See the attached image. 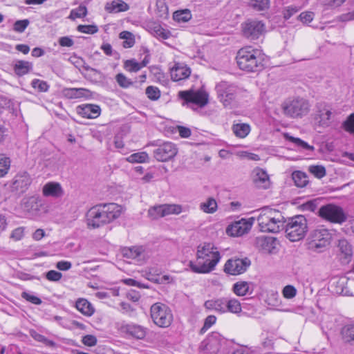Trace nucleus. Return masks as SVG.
I'll return each mask as SVG.
<instances>
[{
    "label": "nucleus",
    "instance_id": "f257e3e1",
    "mask_svg": "<svg viewBox=\"0 0 354 354\" xmlns=\"http://www.w3.org/2000/svg\"><path fill=\"white\" fill-rule=\"evenodd\" d=\"M221 258L217 248L212 243L198 246L196 261H190L189 267L194 273L207 274L215 269Z\"/></svg>",
    "mask_w": 354,
    "mask_h": 354
},
{
    "label": "nucleus",
    "instance_id": "f03ea898",
    "mask_svg": "<svg viewBox=\"0 0 354 354\" xmlns=\"http://www.w3.org/2000/svg\"><path fill=\"white\" fill-rule=\"evenodd\" d=\"M263 57L264 55L261 50L245 46L238 51L236 59L241 70L258 72L263 68Z\"/></svg>",
    "mask_w": 354,
    "mask_h": 354
},
{
    "label": "nucleus",
    "instance_id": "7ed1b4c3",
    "mask_svg": "<svg viewBox=\"0 0 354 354\" xmlns=\"http://www.w3.org/2000/svg\"><path fill=\"white\" fill-rule=\"evenodd\" d=\"M257 221L260 230L263 232L277 233L283 226V216L279 211L264 207L259 209Z\"/></svg>",
    "mask_w": 354,
    "mask_h": 354
},
{
    "label": "nucleus",
    "instance_id": "20e7f679",
    "mask_svg": "<svg viewBox=\"0 0 354 354\" xmlns=\"http://www.w3.org/2000/svg\"><path fill=\"white\" fill-rule=\"evenodd\" d=\"M283 222V226L281 227L285 229L286 237L290 241H298L305 236L308 231V224L304 216L297 215L288 218Z\"/></svg>",
    "mask_w": 354,
    "mask_h": 354
},
{
    "label": "nucleus",
    "instance_id": "39448f33",
    "mask_svg": "<svg viewBox=\"0 0 354 354\" xmlns=\"http://www.w3.org/2000/svg\"><path fill=\"white\" fill-rule=\"evenodd\" d=\"M310 107L309 101L303 97H297L282 104L283 113L292 118H301L308 115Z\"/></svg>",
    "mask_w": 354,
    "mask_h": 354
},
{
    "label": "nucleus",
    "instance_id": "423d86ee",
    "mask_svg": "<svg viewBox=\"0 0 354 354\" xmlns=\"http://www.w3.org/2000/svg\"><path fill=\"white\" fill-rule=\"evenodd\" d=\"M150 314L153 323L159 327L167 328L173 322L171 310L165 304H153L150 308Z\"/></svg>",
    "mask_w": 354,
    "mask_h": 354
},
{
    "label": "nucleus",
    "instance_id": "0eeeda50",
    "mask_svg": "<svg viewBox=\"0 0 354 354\" xmlns=\"http://www.w3.org/2000/svg\"><path fill=\"white\" fill-rule=\"evenodd\" d=\"M331 235L326 229L313 230L308 238V247L312 251L322 252L329 245Z\"/></svg>",
    "mask_w": 354,
    "mask_h": 354
},
{
    "label": "nucleus",
    "instance_id": "6e6552de",
    "mask_svg": "<svg viewBox=\"0 0 354 354\" xmlns=\"http://www.w3.org/2000/svg\"><path fill=\"white\" fill-rule=\"evenodd\" d=\"M332 105L324 101L318 102L315 106L314 120L319 127H328L333 116Z\"/></svg>",
    "mask_w": 354,
    "mask_h": 354
},
{
    "label": "nucleus",
    "instance_id": "1a4fd4ad",
    "mask_svg": "<svg viewBox=\"0 0 354 354\" xmlns=\"http://www.w3.org/2000/svg\"><path fill=\"white\" fill-rule=\"evenodd\" d=\"M318 215L324 220L334 223H342L346 220L343 209L334 204L322 205L318 210Z\"/></svg>",
    "mask_w": 354,
    "mask_h": 354
},
{
    "label": "nucleus",
    "instance_id": "9d476101",
    "mask_svg": "<svg viewBox=\"0 0 354 354\" xmlns=\"http://www.w3.org/2000/svg\"><path fill=\"white\" fill-rule=\"evenodd\" d=\"M216 91L220 102L227 106L235 100L239 88L234 84L222 81L216 84Z\"/></svg>",
    "mask_w": 354,
    "mask_h": 354
},
{
    "label": "nucleus",
    "instance_id": "9b49d317",
    "mask_svg": "<svg viewBox=\"0 0 354 354\" xmlns=\"http://www.w3.org/2000/svg\"><path fill=\"white\" fill-rule=\"evenodd\" d=\"M241 30L245 38L250 40H255L266 32V26L261 21L248 19L242 23Z\"/></svg>",
    "mask_w": 354,
    "mask_h": 354
},
{
    "label": "nucleus",
    "instance_id": "f8f14e48",
    "mask_svg": "<svg viewBox=\"0 0 354 354\" xmlns=\"http://www.w3.org/2000/svg\"><path fill=\"white\" fill-rule=\"evenodd\" d=\"M86 222L88 227L93 229L109 223L102 204L93 206L88 210Z\"/></svg>",
    "mask_w": 354,
    "mask_h": 354
},
{
    "label": "nucleus",
    "instance_id": "ddd939ff",
    "mask_svg": "<svg viewBox=\"0 0 354 354\" xmlns=\"http://www.w3.org/2000/svg\"><path fill=\"white\" fill-rule=\"evenodd\" d=\"M178 97L183 100L185 104H194L199 107H203L208 103V94L203 91H182L178 93Z\"/></svg>",
    "mask_w": 354,
    "mask_h": 354
},
{
    "label": "nucleus",
    "instance_id": "4468645a",
    "mask_svg": "<svg viewBox=\"0 0 354 354\" xmlns=\"http://www.w3.org/2000/svg\"><path fill=\"white\" fill-rule=\"evenodd\" d=\"M250 265L251 261L247 257L232 258L226 261L223 270L228 274L238 275L245 272Z\"/></svg>",
    "mask_w": 354,
    "mask_h": 354
},
{
    "label": "nucleus",
    "instance_id": "2eb2a0df",
    "mask_svg": "<svg viewBox=\"0 0 354 354\" xmlns=\"http://www.w3.org/2000/svg\"><path fill=\"white\" fill-rule=\"evenodd\" d=\"M156 146L158 147L153 151V156L158 161H168L177 154L178 149L171 142H165Z\"/></svg>",
    "mask_w": 354,
    "mask_h": 354
},
{
    "label": "nucleus",
    "instance_id": "dca6fc26",
    "mask_svg": "<svg viewBox=\"0 0 354 354\" xmlns=\"http://www.w3.org/2000/svg\"><path fill=\"white\" fill-rule=\"evenodd\" d=\"M254 218L249 220L241 218L229 225L226 229V233L231 236H241L248 233L253 224Z\"/></svg>",
    "mask_w": 354,
    "mask_h": 354
},
{
    "label": "nucleus",
    "instance_id": "f3484780",
    "mask_svg": "<svg viewBox=\"0 0 354 354\" xmlns=\"http://www.w3.org/2000/svg\"><path fill=\"white\" fill-rule=\"evenodd\" d=\"M31 182L32 179L27 172L19 173L12 180L10 186L11 191L17 194H23L28 189Z\"/></svg>",
    "mask_w": 354,
    "mask_h": 354
},
{
    "label": "nucleus",
    "instance_id": "a211bd4d",
    "mask_svg": "<svg viewBox=\"0 0 354 354\" xmlns=\"http://www.w3.org/2000/svg\"><path fill=\"white\" fill-rule=\"evenodd\" d=\"M120 330L138 339H144L147 334V329L145 327L136 324H123L120 327Z\"/></svg>",
    "mask_w": 354,
    "mask_h": 354
},
{
    "label": "nucleus",
    "instance_id": "6ab92c4d",
    "mask_svg": "<svg viewBox=\"0 0 354 354\" xmlns=\"http://www.w3.org/2000/svg\"><path fill=\"white\" fill-rule=\"evenodd\" d=\"M76 112L83 118L94 119L100 115L101 109L97 104H86L77 106L76 107Z\"/></svg>",
    "mask_w": 354,
    "mask_h": 354
},
{
    "label": "nucleus",
    "instance_id": "aec40b11",
    "mask_svg": "<svg viewBox=\"0 0 354 354\" xmlns=\"http://www.w3.org/2000/svg\"><path fill=\"white\" fill-rule=\"evenodd\" d=\"M253 182L259 188L267 189L270 185L269 176L262 169L256 168L253 170Z\"/></svg>",
    "mask_w": 354,
    "mask_h": 354
},
{
    "label": "nucleus",
    "instance_id": "412c9836",
    "mask_svg": "<svg viewBox=\"0 0 354 354\" xmlns=\"http://www.w3.org/2000/svg\"><path fill=\"white\" fill-rule=\"evenodd\" d=\"M39 204L36 197L31 196L24 198L21 201V207L26 213L30 215H36L39 211Z\"/></svg>",
    "mask_w": 354,
    "mask_h": 354
},
{
    "label": "nucleus",
    "instance_id": "4be33fe9",
    "mask_svg": "<svg viewBox=\"0 0 354 354\" xmlns=\"http://www.w3.org/2000/svg\"><path fill=\"white\" fill-rule=\"evenodd\" d=\"M43 194L47 197L60 198L64 192L61 186L58 183L50 182L46 183L43 187Z\"/></svg>",
    "mask_w": 354,
    "mask_h": 354
},
{
    "label": "nucleus",
    "instance_id": "5701e85b",
    "mask_svg": "<svg viewBox=\"0 0 354 354\" xmlns=\"http://www.w3.org/2000/svg\"><path fill=\"white\" fill-rule=\"evenodd\" d=\"M103 209L109 220V223L112 222L119 218L122 213L123 208L121 205L116 203H103L102 204Z\"/></svg>",
    "mask_w": 354,
    "mask_h": 354
},
{
    "label": "nucleus",
    "instance_id": "b1692460",
    "mask_svg": "<svg viewBox=\"0 0 354 354\" xmlns=\"http://www.w3.org/2000/svg\"><path fill=\"white\" fill-rule=\"evenodd\" d=\"M190 74L191 71L188 67L178 64L176 65L171 71V77L174 82L187 79Z\"/></svg>",
    "mask_w": 354,
    "mask_h": 354
},
{
    "label": "nucleus",
    "instance_id": "393cba45",
    "mask_svg": "<svg viewBox=\"0 0 354 354\" xmlns=\"http://www.w3.org/2000/svg\"><path fill=\"white\" fill-rule=\"evenodd\" d=\"M337 247L344 263H348L353 254L351 245L346 239L339 240Z\"/></svg>",
    "mask_w": 354,
    "mask_h": 354
},
{
    "label": "nucleus",
    "instance_id": "a878e982",
    "mask_svg": "<svg viewBox=\"0 0 354 354\" xmlns=\"http://www.w3.org/2000/svg\"><path fill=\"white\" fill-rule=\"evenodd\" d=\"M205 307L209 310L223 313L226 312V298L208 300L205 302Z\"/></svg>",
    "mask_w": 354,
    "mask_h": 354
},
{
    "label": "nucleus",
    "instance_id": "bb28decb",
    "mask_svg": "<svg viewBox=\"0 0 354 354\" xmlns=\"http://www.w3.org/2000/svg\"><path fill=\"white\" fill-rule=\"evenodd\" d=\"M75 307L84 315L90 317L94 312L92 304L86 299L80 298L75 302Z\"/></svg>",
    "mask_w": 354,
    "mask_h": 354
},
{
    "label": "nucleus",
    "instance_id": "cd10ccee",
    "mask_svg": "<svg viewBox=\"0 0 354 354\" xmlns=\"http://www.w3.org/2000/svg\"><path fill=\"white\" fill-rule=\"evenodd\" d=\"M90 91L84 88H66L63 90L64 95L68 99H77L87 96Z\"/></svg>",
    "mask_w": 354,
    "mask_h": 354
},
{
    "label": "nucleus",
    "instance_id": "c85d7f7f",
    "mask_svg": "<svg viewBox=\"0 0 354 354\" xmlns=\"http://www.w3.org/2000/svg\"><path fill=\"white\" fill-rule=\"evenodd\" d=\"M129 8V5L122 0H113L110 3H107L105 9L109 12L118 13L124 12Z\"/></svg>",
    "mask_w": 354,
    "mask_h": 354
},
{
    "label": "nucleus",
    "instance_id": "c756f323",
    "mask_svg": "<svg viewBox=\"0 0 354 354\" xmlns=\"http://www.w3.org/2000/svg\"><path fill=\"white\" fill-rule=\"evenodd\" d=\"M218 338L219 334L217 333H213L205 341L203 342V344H205V348L211 353H216L218 351L220 347Z\"/></svg>",
    "mask_w": 354,
    "mask_h": 354
},
{
    "label": "nucleus",
    "instance_id": "7c9ffc66",
    "mask_svg": "<svg viewBox=\"0 0 354 354\" xmlns=\"http://www.w3.org/2000/svg\"><path fill=\"white\" fill-rule=\"evenodd\" d=\"M32 68V64L28 61L19 60L14 66V71L18 76H23L28 73Z\"/></svg>",
    "mask_w": 354,
    "mask_h": 354
},
{
    "label": "nucleus",
    "instance_id": "2f4dec72",
    "mask_svg": "<svg viewBox=\"0 0 354 354\" xmlns=\"http://www.w3.org/2000/svg\"><path fill=\"white\" fill-rule=\"evenodd\" d=\"M199 208L206 214H214L217 211L218 204L213 197H208L205 202L200 204Z\"/></svg>",
    "mask_w": 354,
    "mask_h": 354
},
{
    "label": "nucleus",
    "instance_id": "473e14b6",
    "mask_svg": "<svg viewBox=\"0 0 354 354\" xmlns=\"http://www.w3.org/2000/svg\"><path fill=\"white\" fill-rule=\"evenodd\" d=\"M292 180L296 186L299 187H305L308 183V178L306 173L301 171H295L292 174Z\"/></svg>",
    "mask_w": 354,
    "mask_h": 354
},
{
    "label": "nucleus",
    "instance_id": "72a5a7b5",
    "mask_svg": "<svg viewBox=\"0 0 354 354\" xmlns=\"http://www.w3.org/2000/svg\"><path fill=\"white\" fill-rule=\"evenodd\" d=\"M148 214L151 219H158L167 216L165 204L151 207L148 211Z\"/></svg>",
    "mask_w": 354,
    "mask_h": 354
},
{
    "label": "nucleus",
    "instance_id": "f704fd0d",
    "mask_svg": "<svg viewBox=\"0 0 354 354\" xmlns=\"http://www.w3.org/2000/svg\"><path fill=\"white\" fill-rule=\"evenodd\" d=\"M284 138L286 140L294 143L298 147L307 150V151H314L315 148L313 146L309 145L305 141L301 140L299 138H295L292 136H290L288 133H284Z\"/></svg>",
    "mask_w": 354,
    "mask_h": 354
},
{
    "label": "nucleus",
    "instance_id": "c9c22d12",
    "mask_svg": "<svg viewBox=\"0 0 354 354\" xmlns=\"http://www.w3.org/2000/svg\"><path fill=\"white\" fill-rule=\"evenodd\" d=\"M342 339L351 344H354V325L348 324L344 326L341 330Z\"/></svg>",
    "mask_w": 354,
    "mask_h": 354
},
{
    "label": "nucleus",
    "instance_id": "e433bc0d",
    "mask_svg": "<svg viewBox=\"0 0 354 354\" xmlns=\"http://www.w3.org/2000/svg\"><path fill=\"white\" fill-rule=\"evenodd\" d=\"M232 131L236 136L243 138L246 137L250 131V127L247 124H235L232 126Z\"/></svg>",
    "mask_w": 354,
    "mask_h": 354
},
{
    "label": "nucleus",
    "instance_id": "4c0bfd02",
    "mask_svg": "<svg viewBox=\"0 0 354 354\" xmlns=\"http://www.w3.org/2000/svg\"><path fill=\"white\" fill-rule=\"evenodd\" d=\"M250 283L247 281H238L233 286V291L238 296H245L250 292Z\"/></svg>",
    "mask_w": 354,
    "mask_h": 354
},
{
    "label": "nucleus",
    "instance_id": "58836bf2",
    "mask_svg": "<svg viewBox=\"0 0 354 354\" xmlns=\"http://www.w3.org/2000/svg\"><path fill=\"white\" fill-rule=\"evenodd\" d=\"M144 252L142 247L134 246L132 248H125L123 250L124 257L129 259H138Z\"/></svg>",
    "mask_w": 354,
    "mask_h": 354
},
{
    "label": "nucleus",
    "instance_id": "ea45409f",
    "mask_svg": "<svg viewBox=\"0 0 354 354\" xmlns=\"http://www.w3.org/2000/svg\"><path fill=\"white\" fill-rule=\"evenodd\" d=\"M249 5L257 11H264L270 7V0H249Z\"/></svg>",
    "mask_w": 354,
    "mask_h": 354
},
{
    "label": "nucleus",
    "instance_id": "a19ab883",
    "mask_svg": "<svg viewBox=\"0 0 354 354\" xmlns=\"http://www.w3.org/2000/svg\"><path fill=\"white\" fill-rule=\"evenodd\" d=\"M83 68L87 71H90L91 73L85 75V77L91 81H98L102 80L103 74L97 69L93 68L88 65L84 64L82 66Z\"/></svg>",
    "mask_w": 354,
    "mask_h": 354
},
{
    "label": "nucleus",
    "instance_id": "79ce46f5",
    "mask_svg": "<svg viewBox=\"0 0 354 354\" xmlns=\"http://www.w3.org/2000/svg\"><path fill=\"white\" fill-rule=\"evenodd\" d=\"M239 313L241 311L240 302L236 299H228L226 298V312Z\"/></svg>",
    "mask_w": 354,
    "mask_h": 354
},
{
    "label": "nucleus",
    "instance_id": "37998d69",
    "mask_svg": "<svg viewBox=\"0 0 354 354\" xmlns=\"http://www.w3.org/2000/svg\"><path fill=\"white\" fill-rule=\"evenodd\" d=\"M120 38L124 39L122 44L124 48H131L135 44L134 36L129 31H123L120 32Z\"/></svg>",
    "mask_w": 354,
    "mask_h": 354
},
{
    "label": "nucleus",
    "instance_id": "c03bdc74",
    "mask_svg": "<svg viewBox=\"0 0 354 354\" xmlns=\"http://www.w3.org/2000/svg\"><path fill=\"white\" fill-rule=\"evenodd\" d=\"M149 158L148 154L146 152H138L130 155L127 158V160L129 162H145Z\"/></svg>",
    "mask_w": 354,
    "mask_h": 354
},
{
    "label": "nucleus",
    "instance_id": "a18cd8bd",
    "mask_svg": "<svg viewBox=\"0 0 354 354\" xmlns=\"http://www.w3.org/2000/svg\"><path fill=\"white\" fill-rule=\"evenodd\" d=\"M153 34L158 39H167L171 36V32L162 28L160 25H156L153 29Z\"/></svg>",
    "mask_w": 354,
    "mask_h": 354
},
{
    "label": "nucleus",
    "instance_id": "49530a36",
    "mask_svg": "<svg viewBox=\"0 0 354 354\" xmlns=\"http://www.w3.org/2000/svg\"><path fill=\"white\" fill-rule=\"evenodd\" d=\"M87 15V8L84 6H80L71 11L69 19L75 20L77 18L84 17Z\"/></svg>",
    "mask_w": 354,
    "mask_h": 354
},
{
    "label": "nucleus",
    "instance_id": "de8ad7c7",
    "mask_svg": "<svg viewBox=\"0 0 354 354\" xmlns=\"http://www.w3.org/2000/svg\"><path fill=\"white\" fill-rule=\"evenodd\" d=\"M308 171L317 178H322L326 176V169L322 165H310Z\"/></svg>",
    "mask_w": 354,
    "mask_h": 354
},
{
    "label": "nucleus",
    "instance_id": "09e8293b",
    "mask_svg": "<svg viewBox=\"0 0 354 354\" xmlns=\"http://www.w3.org/2000/svg\"><path fill=\"white\" fill-rule=\"evenodd\" d=\"M145 93L151 100L156 101L160 97V91L154 86H149L146 88Z\"/></svg>",
    "mask_w": 354,
    "mask_h": 354
},
{
    "label": "nucleus",
    "instance_id": "8fccbe9b",
    "mask_svg": "<svg viewBox=\"0 0 354 354\" xmlns=\"http://www.w3.org/2000/svg\"><path fill=\"white\" fill-rule=\"evenodd\" d=\"M10 166V158L3 154H0V176H3L8 173Z\"/></svg>",
    "mask_w": 354,
    "mask_h": 354
},
{
    "label": "nucleus",
    "instance_id": "3c124183",
    "mask_svg": "<svg viewBox=\"0 0 354 354\" xmlns=\"http://www.w3.org/2000/svg\"><path fill=\"white\" fill-rule=\"evenodd\" d=\"M115 80L118 85L124 88H127L133 85V82L128 79L123 73L117 74Z\"/></svg>",
    "mask_w": 354,
    "mask_h": 354
},
{
    "label": "nucleus",
    "instance_id": "603ef678",
    "mask_svg": "<svg viewBox=\"0 0 354 354\" xmlns=\"http://www.w3.org/2000/svg\"><path fill=\"white\" fill-rule=\"evenodd\" d=\"M342 127L346 131L354 135V113H351L347 118L343 122Z\"/></svg>",
    "mask_w": 354,
    "mask_h": 354
},
{
    "label": "nucleus",
    "instance_id": "864d4df0",
    "mask_svg": "<svg viewBox=\"0 0 354 354\" xmlns=\"http://www.w3.org/2000/svg\"><path fill=\"white\" fill-rule=\"evenodd\" d=\"M124 66L129 72H137L142 68L140 63L133 59L125 61Z\"/></svg>",
    "mask_w": 354,
    "mask_h": 354
},
{
    "label": "nucleus",
    "instance_id": "5fc2aeb1",
    "mask_svg": "<svg viewBox=\"0 0 354 354\" xmlns=\"http://www.w3.org/2000/svg\"><path fill=\"white\" fill-rule=\"evenodd\" d=\"M31 85L34 88L37 89L40 92L47 91L49 87L46 82L38 79L33 80Z\"/></svg>",
    "mask_w": 354,
    "mask_h": 354
},
{
    "label": "nucleus",
    "instance_id": "6e6d98bb",
    "mask_svg": "<svg viewBox=\"0 0 354 354\" xmlns=\"http://www.w3.org/2000/svg\"><path fill=\"white\" fill-rule=\"evenodd\" d=\"M174 19L179 22H187L191 19L189 12L177 11L174 13Z\"/></svg>",
    "mask_w": 354,
    "mask_h": 354
},
{
    "label": "nucleus",
    "instance_id": "4d7b16f0",
    "mask_svg": "<svg viewBox=\"0 0 354 354\" xmlns=\"http://www.w3.org/2000/svg\"><path fill=\"white\" fill-rule=\"evenodd\" d=\"M77 30L83 33L93 35L98 31V28L96 25H79Z\"/></svg>",
    "mask_w": 354,
    "mask_h": 354
},
{
    "label": "nucleus",
    "instance_id": "13d9d810",
    "mask_svg": "<svg viewBox=\"0 0 354 354\" xmlns=\"http://www.w3.org/2000/svg\"><path fill=\"white\" fill-rule=\"evenodd\" d=\"M29 24L28 19L17 20L13 25V30L17 32H23Z\"/></svg>",
    "mask_w": 354,
    "mask_h": 354
},
{
    "label": "nucleus",
    "instance_id": "bf43d9fd",
    "mask_svg": "<svg viewBox=\"0 0 354 354\" xmlns=\"http://www.w3.org/2000/svg\"><path fill=\"white\" fill-rule=\"evenodd\" d=\"M216 317L214 315L207 316L205 319L203 326L201 328L200 333H205L206 330L209 329L216 322Z\"/></svg>",
    "mask_w": 354,
    "mask_h": 354
},
{
    "label": "nucleus",
    "instance_id": "052dcab7",
    "mask_svg": "<svg viewBox=\"0 0 354 354\" xmlns=\"http://www.w3.org/2000/svg\"><path fill=\"white\" fill-rule=\"evenodd\" d=\"M21 297L26 299V301L35 305H40L42 303V301L40 298H39L37 296L30 295V293L26 292H23L21 293Z\"/></svg>",
    "mask_w": 354,
    "mask_h": 354
},
{
    "label": "nucleus",
    "instance_id": "680f3d73",
    "mask_svg": "<svg viewBox=\"0 0 354 354\" xmlns=\"http://www.w3.org/2000/svg\"><path fill=\"white\" fill-rule=\"evenodd\" d=\"M156 271L154 268H149V271L146 272V278L156 283H163V280H160L158 274H156Z\"/></svg>",
    "mask_w": 354,
    "mask_h": 354
},
{
    "label": "nucleus",
    "instance_id": "e2e57ef3",
    "mask_svg": "<svg viewBox=\"0 0 354 354\" xmlns=\"http://www.w3.org/2000/svg\"><path fill=\"white\" fill-rule=\"evenodd\" d=\"M296 294V288L291 285L286 286L283 289V295L286 299H292L295 297Z\"/></svg>",
    "mask_w": 354,
    "mask_h": 354
},
{
    "label": "nucleus",
    "instance_id": "0e129e2a",
    "mask_svg": "<svg viewBox=\"0 0 354 354\" xmlns=\"http://www.w3.org/2000/svg\"><path fill=\"white\" fill-rule=\"evenodd\" d=\"M62 277V274L55 270H50L46 273V278L50 281H59Z\"/></svg>",
    "mask_w": 354,
    "mask_h": 354
},
{
    "label": "nucleus",
    "instance_id": "69168bd1",
    "mask_svg": "<svg viewBox=\"0 0 354 354\" xmlns=\"http://www.w3.org/2000/svg\"><path fill=\"white\" fill-rule=\"evenodd\" d=\"M165 207H166V211H167V215L171 214H178L182 212V207H181V205H179L165 204Z\"/></svg>",
    "mask_w": 354,
    "mask_h": 354
},
{
    "label": "nucleus",
    "instance_id": "338daca9",
    "mask_svg": "<svg viewBox=\"0 0 354 354\" xmlns=\"http://www.w3.org/2000/svg\"><path fill=\"white\" fill-rule=\"evenodd\" d=\"M97 338L92 335H86L82 337V342L87 346H94L97 344Z\"/></svg>",
    "mask_w": 354,
    "mask_h": 354
},
{
    "label": "nucleus",
    "instance_id": "774afa93",
    "mask_svg": "<svg viewBox=\"0 0 354 354\" xmlns=\"http://www.w3.org/2000/svg\"><path fill=\"white\" fill-rule=\"evenodd\" d=\"M24 235V228L22 227H17L15 229L11 234L10 238L14 239L15 241H19L21 240Z\"/></svg>",
    "mask_w": 354,
    "mask_h": 354
}]
</instances>
